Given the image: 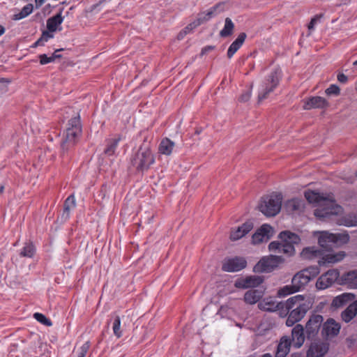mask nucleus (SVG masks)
I'll return each mask as SVG.
<instances>
[{"instance_id":"nucleus-44","label":"nucleus","mask_w":357,"mask_h":357,"mask_svg":"<svg viewBox=\"0 0 357 357\" xmlns=\"http://www.w3.org/2000/svg\"><path fill=\"white\" fill-rule=\"evenodd\" d=\"M62 50L63 49L56 50L50 56L46 55V63L54 61L56 59L61 58V55L59 52Z\"/></svg>"},{"instance_id":"nucleus-16","label":"nucleus","mask_w":357,"mask_h":357,"mask_svg":"<svg viewBox=\"0 0 357 357\" xmlns=\"http://www.w3.org/2000/svg\"><path fill=\"white\" fill-rule=\"evenodd\" d=\"M264 282V278L259 275H250L238 278L234 283L238 289H248L259 287Z\"/></svg>"},{"instance_id":"nucleus-53","label":"nucleus","mask_w":357,"mask_h":357,"mask_svg":"<svg viewBox=\"0 0 357 357\" xmlns=\"http://www.w3.org/2000/svg\"><path fill=\"white\" fill-rule=\"evenodd\" d=\"M36 1V7L40 6L45 0H35Z\"/></svg>"},{"instance_id":"nucleus-4","label":"nucleus","mask_w":357,"mask_h":357,"mask_svg":"<svg viewBox=\"0 0 357 357\" xmlns=\"http://www.w3.org/2000/svg\"><path fill=\"white\" fill-rule=\"evenodd\" d=\"M82 134V126L79 116L77 114L70 120L66 125L63 139L61 142L63 152L68 151L78 142Z\"/></svg>"},{"instance_id":"nucleus-32","label":"nucleus","mask_w":357,"mask_h":357,"mask_svg":"<svg viewBox=\"0 0 357 357\" xmlns=\"http://www.w3.org/2000/svg\"><path fill=\"white\" fill-rule=\"evenodd\" d=\"M340 326L339 324L332 319H328L323 326V330L327 335H337L340 332Z\"/></svg>"},{"instance_id":"nucleus-18","label":"nucleus","mask_w":357,"mask_h":357,"mask_svg":"<svg viewBox=\"0 0 357 357\" xmlns=\"http://www.w3.org/2000/svg\"><path fill=\"white\" fill-rule=\"evenodd\" d=\"M273 234V227L269 225L264 224L259 228L252 236L253 244H259L268 241Z\"/></svg>"},{"instance_id":"nucleus-38","label":"nucleus","mask_w":357,"mask_h":357,"mask_svg":"<svg viewBox=\"0 0 357 357\" xmlns=\"http://www.w3.org/2000/svg\"><path fill=\"white\" fill-rule=\"evenodd\" d=\"M35 253V247L32 243H27L22 249L20 255L23 257H31Z\"/></svg>"},{"instance_id":"nucleus-24","label":"nucleus","mask_w":357,"mask_h":357,"mask_svg":"<svg viewBox=\"0 0 357 357\" xmlns=\"http://www.w3.org/2000/svg\"><path fill=\"white\" fill-rule=\"evenodd\" d=\"M282 303H276L272 298H264L260 301L258 304V307L260 310L264 311L273 312L276 310H279L280 312L282 310Z\"/></svg>"},{"instance_id":"nucleus-20","label":"nucleus","mask_w":357,"mask_h":357,"mask_svg":"<svg viewBox=\"0 0 357 357\" xmlns=\"http://www.w3.org/2000/svg\"><path fill=\"white\" fill-rule=\"evenodd\" d=\"M328 347L324 342H313L307 351L306 357H323L328 351Z\"/></svg>"},{"instance_id":"nucleus-27","label":"nucleus","mask_w":357,"mask_h":357,"mask_svg":"<svg viewBox=\"0 0 357 357\" xmlns=\"http://www.w3.org/2000/svg\"><path fill=\"white\" fill-rule=\"evenodd\" d=\"M323 250L318 248L316 246L307 247L303 249L301 255L305 259H314L321 257Z\"/></svg>"},{"instance_id":"nucleus-35","label":"nucleus","mask_w":357,"mask_h":357,"mask_svg":"<svg viewBox=\"0 0 357 357\" xmlns=\"http://www.w3.org/2000/svg\"><path fill=\"white\" fill-rule=\"evenodd\" d=\"M33 9V4L29 3V4L26 5L25 6H24L22 8V10L19 13H17L13 15V20H20L25 18L26 17H27L29 15H30L32 13Z\"/></svg>"},{"instance_id":"nucleus-45","label":"nucleus","mask_w":357,"mask_h":357,"mask_svg":"<svg viewBox=\"0 0 357 357\" xmlns=\"http://www.w3.org/2000/svg\"><path fill=\"white\" fill-rule=\"evenodd\" d=\"M252 96V89H250L245 91H244L241 96L239 97V101L243 102H248Z\"/></svg>"},{"instance_id":"nucleus-30","label":"nucleus","mask_w":357,"mask_h":357,"mask_svg":"<svg viewBox=\"0 0 357 357\" xmlns=\"http://www.w3.org/2000/svg\"><path fill=\"white\" fill-rule=\"evenodd\" d=\"M355 296L353 294L344 293L335 297L332 301V305L335 307H340L347 303L353 301Z\"/></svg>"},{"instance_id":"nucleus-34","label":"nucleus","mask_w":357,"mask_h":357,"mask_svg":"<svg viewBox=\"0 0 357 357\" xmlns=\"http://www.w3.org/2000/svg\"><path fill=\"white\" fill-rule=\"evenodd\" d=\"M234 29V24L231 20L227 17L225 20V26L223 29L220 31V36L223 38L231 36Z\"/></svg>"},{"instance_id":"nucleus-49","label":"nucleus","mask_w":357,"mask_h":357,"mask_svg":"<svg viewBox=\"0 0 357 357\" xmlns=\"http://www.w3.org/2000/svg\"><path fill=\"white\" fill-rule=\"evenodd\" d=\"M10 82V80H8L7 79H5V78H1L0 79V84L2 85L1 89L3 91H7V86H8V84Z\"/></svg>"},{"instance_id":"nucleus-5","label":"nucleus","mask_w":357,"mask_h":357,"mask_svg":"<svg viewBox=\"0 0 357 357\" xmlns=\"http://www.w3.org/2000/svg\"><path fill=\"white\" fill-rule=\"evenodd\" d=\"M282 201L280 193H273L262 198L259 209L266 216H275L280 211Z\"/></svg>"},{"instance_id":"nucleus-64","label":"nucleus","mask_w":357,"mask_h":357,"mask_svg":"<svg viewBox=\"0 0 357 357\" xmlns=\"http://www.w3.org/2000/svg\"><path fill=\"white\" fill-rule=\"evenodd\" d=\"M59 135H60V132H58V134L56 135V137H58Z\"/></svg>"},{"instance_id":"nucleus-22","label":"nucleus","mask_w":357,"mask_h":357,"mask_svg":"<svg viewBox=\"0 0 357 357\" xmlns=\"http://www.w3.org/2000/svg\"><path fill=\"white\" fill-rule=\"evenodd\" d=\"M75 206L76 202L75 196L70 195L64 202L63 212L59 216L61 222H66L70 218L71 211L75 208Z\"/></svg>"},{"instance_id":"nucleus-42","label":"nucleus","mask_w":357,"mask_h":357,"mask_svg":"<svg viewBox=\"0 0 357 357\" xmlns=\"http://www.w3.org/2000/svg\"><path fill=\"white\" fill-rule=\"evenodd\" d=\"M322 17V14L316 15L314 17H313L308 24V29L310 31H312L314 28V26L321 21Z\"/></svg>"},{"instance_id":"nucleus-11","label":"nucleus","mask_w":357,"mask_h":357,"mask_svg":"<svg viewBox=\"0 0 357 357\" xmlns=\"http://www.w3.org/2000/svg\"><path fill=\"white\" fill-rule=\"evenodd\" d=\"M224 10V3H219L215 6L211 7L206 12L200 13L198 15V18L196 21L190 23L187 26H185L186 29H193L204 22H206L215 17L218 14L220 13Z\"/></svg>"},{"instance_id":"nucleus-10","label":"nucleus","mask_w":357,"mask_h":357,"mask_svg":"<svg viewBox=\"0 0 357 357\" xmlns=\"http://www.w3.org/2000/svg\"><path fill=\"white\" fill-rule=\"evenodd\" d=\"M283 261L284 258L282 257L271 255L261 259L254 266V271L256 273H270Z\"/></svg>"},{"instance_id":"nucleus-46","label":"nucleus","mask_w":357,"mask_h":357,"mask_svg":"<svg viewBox=\"0 0 357 357\" xmlns=\"http://www.w3.org/2000/svg\"><path fill=\"white\" fill-rule=\"evenodd\" d=\"M344 225L347 227L357 226V216H354L352 219V216L349 215L345 219Z\"/></svg>"},{"instance_id":"nucleus-9","label":"nucleus","mask_w":357,"mask_h":357,"mask_svg":"<svg viewBox=\"0 0 357 357\" xmlns=\"http://www.w3.org/2000/svg\"><path fill=\"white\" fill-rule=\"evenodd\" d=\"M155 162L154 156L149 148L140 147L132 160L138 171L147 170Z\"/></svg>"},{"instance_id":"nucleus-19","label":"nucleus","mask_w":357,"mask_h":357,"mask_svg":"<svg viewBox=\"0 0 357 357\" xmlns=\"http://www.w3.org/2000/svg\"><path fill=\"white\" fill-rule=\"evenodd\" d=\"M326 99L321 96H312L304 100L303 109L306 110L312 109H324L328 106Z\"/></svg>"},{"instance_id":"nucleus-60","label":"nucleus","mask_w":357,"mask_h":357,"mask_svg":"<svg viewBox=\"0 0 357 357\" xmlns=\"http://www.w3.org/2000/svg\"><path fill=\"white\" fill-rule=\"evenodd\" d=\"M47 137H48V139H49V140H50V141H52V140H53V137H52V135H49L47 136Z\"/></svg>"},{"instance_id":"nucleus-59","label":"nucleus","mask_w":357,"mask_h":357,"mask_svg":"<svg viewBox=\"0 0 357 357\" xmlns=\"http://www.w3.org/2000/svg\"><path fill=\"white\" fill-rule=\"evenodd\" d=\"M261 357H272V356L270 354H264L261 356Z\"/></svg>"},{"instance_id":"nucleus-54","label":"nucleus","mask_w":357,"mask_h":357,"mask_svg":"<svg viewBox=\"0 0 357 357\" xmlns=\"http://www.w3.org/2000/svg\"><path fill=\"white\" fill-rule=\"evenodd\" d=\"M40 63L42 65H45V54H41L40 56Z\"/></svg>"},{"instance_id":"nucleus-47","label":"nucleus","mask_w":357,"mask_h":357,"mask_svg":"<svg viewBox=\"0 0 357 357\" xmlns=\"http://www.w3.org/2000/svg\"><path fill=\"white\" fill-rule=\"evenodd\" d=\"M41 36L40 38L36 41L32 45L31 47H36L38 45L43 46L44 45V37H45V29H41Z\"/></svg>"},{"instance_id":"nucleus-43","label":"nucleus","mask_w":357,"mask_h":357,"mask_svg":"<svg viewBox=\"0 0 357 357\" xmlns=\"http://www.w3.org/2000/svg\"><path fill=\"white\" fill-rule=\"evenodd\" d=\"M287 206L292 211H298L301 207V202L297 199H291L288 202Z\"/></svg>"},{"instance_id":"nucleus-58","label":"nucleus","mask_w":357,"mask_h":357,"mask_svg":"<svg viewBox=\"0 0 357 357\" xmlns=\"http://www.w3.org/2000/svg\"><path fill=\"white\" fill-rule=\"evenodd\" d=\"M3 190H4V185H0V194H1L3 192Z\"/></svg>"},{"instance_id":"nucleus-29","label":"nucleus","mask_w":357,"mask_h":357,"mask_svg":"<svg viewBox=\"0 0 357 357\" xmlns=\"http://www.w3.org/2000/svg\"><path fill=\"white\" fill-rule=\"evenodd\" d=\"M341 282L357 289V270L350 271L343 274L341 277Z\"/></svg>"},{"instance_id":"nucleus-26","label":"nucleus","mask_w":357,"mask_h":357,"mask_svg":"<svg viewBox=\"0 0 357 357\" xmlns=\"http://www.w3.org/2000/svg\"><path fill=\"white\" fill-rule=\"evenodd\" d=\"M264 295V291L261 289H250L244 294V301L250 305H254L258 303Z\"/></svg>"},{"instance_id":"nucleus-12","label":"nucleus","mask_w":357,"mask_h":357,"mask_svg":"<svg viewBox=\"0 0 357 357\" xmlns=\"http://www.w3.org/2000/svg\"><path fill=\"white\" fill-rule=\"evenodd\" d=\"M339 276L340 273L337 269H331L318 278L316 287L319 290L326 289L332 286L337 281Z\"/></svg>"},{"instance_id":"nucleus-55","label":"nucleus","mask_w":357,"mask_h":357,"mask_svg":"<svg viewBox=\"0 0 357 357\" xmlns=\"http://www.w3.org/2000/svg\"><path fill=\"white\" fill-rule=\"evenodd\" d=\"M5 28L2 25H0V36H2L5 33Z\"/></svg>"},{"instance_id":"nucleus-39","label":"nucleus","mask_w":357,"mask_h":357,"mask_svg":"<svg viewBox=\"0 0 357 357\" xmlns=\"http://www.w3.org/2000/svg\"><path fill=\"white\" fill-rule=\"evenodd\" d=\"M302 271H306L307 276H309L310 280L314 278L319 273V268L318 266H310Z\"/></svg>"},{"instance_id":"nucleus-23","label":"nucleus","mask_w":357,"mask_h":357,"mask_svg":"<svg viewBox=\"0 0 357 357\" xmlns=\"http://www.w3.org/2000/svg\"><path fill=\"white\" fill-rule=\"evenodd\" d=\"M291 339L294 347L300 348L305 342L304 328L301 324H296L291 331Z\"/></svg>"},{"instance_id":"nucleus-52","label":"nucleus","mask_w":357,"mask_h":357,"mask_svg":"<svg viewBox=\"0 0 357 357\" xmlns=\"http://www.w3.org/2000/svg\"><path fill=\"white\" fill-rule=\"evenodd\" d=\"M214 49L213 46H206L202 50V54H206L208 51Z\"/></svg>"},{"instance_id":"nucleus-8","label":"nucleus","mask_w":357,"mask_h":357,"mask_svg":"<svg viewBox=\"0 0 357 357\" xmlns=\"http://www.w3.org/2000/svg\"><path fill=\"white\" fill-rule=\"evenodd\" d=\"M310 279L307 276L306 271H301L296 273L291 280V284L286 285L280 289L278 294L280 296H286L291 294L299 291L303 289L309 282Z\"/></svg>"},{"instance_id":"nucleus-25","label":"nucleus","mask_w":357,"mask_h":357,"mask_svg":"<svg viewBox=\"0 0 357 357\" xmlns=\"http://www.w3.org/2000/svg\"><path fill=\"white\" fill-rule=\"evenodd\" d=\"M291 341L287 337H282L278 344L275 357H286L290 351Z\"/></svg>"},{"instance_id":"nucleus-61","label":"nucleus","mask_w":357,"mask_h":357,"mask_svg":"<svg viewBox=\"0 0 357 357\" xmlns=\"http://www.w3.org/2000/svg\"><path fill=\"white\" fill-rule=\"evenodd\" d=\"M353 66H354V67H357V60H356V61H355L353 63Z\"/></svg>"},{"instance_id":"nucleus-3","label":"nucleus","mask_w":357,"mask_h":357,"mask_svg":"<svg viewBox=\"0 0 357 357\" xmlns=\"http://www.w3.org/2000/svg\"><path fill=\"white\" fill-rule=\"evenodd\" d=\"M278 238L280 241H273L269 244V250L293 256L296 252L295 245L301 242L300 236L290 231H283L279 234Z\"/></svg>"},{"instance_id":"nucleus-1","label":"nucleus","mask_w":357,"mask_h":357,"mask_svg":"<svg viewBox=\"0 0 357 357\" xmlns=\"http://www.w3.org/2000/svg\"><path fill=\"white\" fill-rule=\"evenodd\" d=\"M304 195L309 203L317 207L314 214L320 220H333L335 216L342 213V206L336 204L332 193H320L308 190L305 192Z\"/></svg>"},{"instance_id":"nucleus-57","label":"nucleus","mask_w":357,"mask_h":357,"mask_svg":"<svg viewBox=\"0 0 357 357\" xmlns=\"http://www.w3.org/2000/svg\"><path fill=\"white\" fill-rule=\"evenodd\" d=\"M291 357H301V356L298 353H294L291 355Z\"/></svg>"},{"instance_id":"nucleus-15","label":"nucleus","mask_w":357,"mask_h":357,"mask_svg":"<svg viewBox=\"0 0 357 357\" xmlns=\"http://www.w3.org/2000/svg\"><path fill=\"white\" fill-rule=\"evenodd\" d=\"M247 261L243 257H235L225 259L222 269L226 272H237L246 267Z\"/></svg>"},{"instance_id":"nucleus-36","label":"nucleus","mask_w":357,"mask_h":357,"mask_svg":"<svg viewBox=\"0 0 357 357\" xmlns=\"http://www.w3.org/2000/svg\"><path fill=\"white\" fill-rule=\"evenodd\" d=\"M112 322V331L114 335L117 337L120 338L123 335L122 331L121 330V318L119 315L114 314L113 316Z\"/></svg>"},{"instance_id":"nucleus-50","label":"nucleus","mask_w":357,"mask_h":357,"mask_svg":"<svg viewBox=\"0 0 357 357\" xmlns=\"http://www.w3.org/2000/svg\"><path fill=\"white\" fill-rule=\"evenodd\" d=\"M337 80L341 83H346L348 80V78L344 74L340 73L337 75Z\"/></svg>"},{"instance_id":"nucleus-62","label":"nucleus","mask_w":357,"mask_h":357,"mask_svg":"<svg viewBox=\"0 0 357 357\" xmlns=\"http://www.w3.org/2000/svg\"><path fill=\"white\" fill-rule=\"evenodd\" d=\"M55 340H56V337H52V339H51L50 340H51V342H53V341H54Z\"/></svg>"},{"instance_id":"nucleus-40","label":"nucleus","mask_w":357,"mask_h":357,"mask_svg":"<svg viewBox=\"0 0 357 357\" xmlns=\"http://www.w3.org/2000/svg\"><path fill=\"white\" fill-rule=\"evenodd\" d=\"M340 91V88L336 84H331L328 88H327L325 91V93L327 96H337L339 95Z\"/></svg>"},{"instance_id":"nucleus-37","label":"nucleus","mask_w":357,"mask_h":357,"mask_svg":"<svg viewBox=\"0 0 357 357\" xmlns=\"http://www.w3.org/2000/svg\"><path fill=\"white\" fill-rule=\"evenodd\" d=\"M120 140H121L120 137L110 139L108 142L107 148L105 150V154H107L108 155H114Z\"/></svg>"},{"instance_id":"nucleus-2","label":"nucleus","mask_w":357,"mask_h":357,"mask_svg":"<svg viewBox=\"0 0 357 357\" xmlns=\"http://www.w3.org/2000/svg\"><path fill=\"white\" fill-rule=\"evenodd\" d=\"M281 307L280 316H287L286 325L292 326L305 317L307 312L311 308L312 304L303 296L296 295L281 303Z\"/></svg>"},{"instance_id":"nucleus-13","label":"nucleus","mask_w":357,"mask_h":357,"mask_svg":"<svg viewBox=\"0 0 357 357\" xmlns=\"http://www.w3.org/2000/svg\"><path fill=\"white\" fill-rule=\"evenodd\" d=\"M324 319L320 314H312L305 324V333L307 339L311 340L316 337L322 325Z\"/></svg>"},{"instance_id":"nucleus-31","label":"nucleus","mask_w":357,"mask_h":357,"mask_svg":"<svg viewBox=\"0 0 357 357\" xmlns=\"http://www.w3.org/2000/svg\"><path fill=\"white\" fill-rule=\"evenodd\" d=\"M357 314V300L351 303L341 314L346 323L349 322Z\"/></svg>"},{"instance_id":"nucleus-48","label":"nucleus","mask_w":357,"mask_h":357,"mask_svg":"<svg viewBox=\"0 0 357 357\" xmlns=\"http://www.w3.org/2000/svg\"><path fill=\"white\" fill-rule=\"evenodd\" d=\"M33 317L40 323L45 324V315L44 314H43L41 313L36 312L33 314Z\"/></svg>"},{"instance_id":"nucleus-17","label":"nucleus","mask_w":357,"mask_h":357,"mask_svg":"<svg viewBox=\"0 0 357 357\" xmlns=\"http://www.w3.org/2000/svg\"><path fill=\"white\" fill-rule=\"evenodd\" d=\"M345 256L346 253L344 251H339L337 252L328 251V252H325L323 250L321 257L318 259V264L319 266L334 264L343 260Z\"/></svg>"},{"instance_id":"nucleus-41","label":"nucleus","mask_w":357,"mask_h":357,"mask_svg":"<svg viewBox=\"0 0 357 357\" xmlns=\"http://www.w3.org/2000/svg\"><path fill=\"white\" fill-rule=\"evenodd\" d=\"M90 347L89 342H84L77 351V357H85Z\"/></svg>"},{"instance_id":"nucleus-51","label":"nucleus","mask_w":357,"mask_h":357,"mask_svg":"<svg viewBox=\"0 0 357 357\" xmlns=\"http://www.w3.org/2000/svg\"><path fill=\"white\" fill-rule=\"evenodd\" d=\"M192 29H186L185 30V27L184 28V29L183 31H181L178 35V40H181L183 38L184 36L186 35L187 33H190V31H192Z\"/></svg>"},{"instance_id":"nucleus-63","label":"nucleus","mask_w":357,"mask_h":357,"mask_svg":"<svg viewBox=\"0 0 357 357\" xmlns=\"http://www.w3.org/2000/svg\"><path fill=\"white\" fill-rule=\"evenodd\" d=\"M54 158H55V155H52L51 159L54 160Z\"/></svg>"},{"instance_id":"nucleus-14","label":"nucleus","mask_w":357,"mask_h":357,"mask_svg":"<svg viewBox=\"0 0 357 357\" xmlns=\"http://www.w3.org/2000/svg\"><path fill=\"white\" fill-rule=\"evenodd\" d=\"M63 9H61L59 13L56 15L50 17L46 22V41L54 37L53 32L61 31V24L63 21L62 16Z\"/></svg>"},{"instance_id":"nucleus-6","label":"nucleus","mask_w":357,"mask_h":357,"mask_svg":"<svg viewBox=\"0 0 357 357\" xmlns=\"http://www.w3.org/2000/svg\"><path fill=\"white\" fill-rule=\"evenodd\" d=\"M349 241L347 234H331L322 231L318 238L319 246L325 251H331L334 247L340 244H344Z\"/></svg>"},{"instance_id":"nucleus-33","label":"nucleus","mask_w":357,"mask_h":357,"mask_svg":"<svg viewBox=\"0 0 357 357\" xmlns=\"http://www.w3.org/2000/svg\"><path fill=\"white\" fill-rule=\"evenodd\" d=\"M175 144L169 138H164L161 140L158 151L159 153L163 155H169L172 154L174 148Z\"/></svg>"},{"instance_id":"nucleus-21","label":"nucleus","mask_w":357,"mask_h":357,"mask_svg":"<svg viewBox=\"0 0 357 357\" xmlns=\"http://www.w3.org/2000/svg\"><path fill=\"white\" fill-rule=\"evenodd\" d=\"M254 225L252 221L248 220L245 223H243L241 226L238 227L237 229L232 230L230 234V238L232 241H236L244 236H245L248 232H250L253 229Z\"/></svg>"},{"instance_id":"nucleus-28","label":"nucleus","mask_w":357,"mask_h":357,"mask_svg":"<svg viewBox=\"0 0 357 357\" xmlns=\"http://www.w3.org/2000/svg\"><path fill=\"white\" fill-rule=\"evenodd\" d=\"M246 38L245 33H241L237 38L230 45L227 52V56L231 59L234 54L241 48Z\"/></svg>"},{"instance_id":"nucleus-7","label":"nucleus","mask_w":357,"mask_h":357,"mask_svg":"<svg viewBox=\"0 0 357 357\" xmlns=\"http://www.w3.org/2000/svg\"><path fill=\"white\" fill-rule=\"evenodd\" d=\"M281 79V70L275 69L265 78L259 87L258 100L266 99L268 95L274 91Z\"/></svg>"},{"instance_id":"nucleus-56","label":"nucleus","mask_w":357,"mask_h":357,"mask_svg":"<svg viewBox=\"0 0 357 357\" xmlns=\"http://www.w3.org/2000/svg\"><path fill=\"white\" fill-rule=\"evenodd\" d=\"M52 321H50V319L46 318V326H52Z\"/></svg>"}]
</instances>
